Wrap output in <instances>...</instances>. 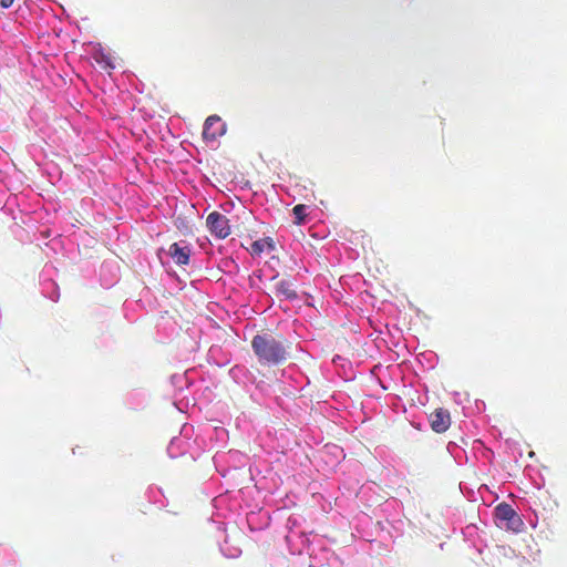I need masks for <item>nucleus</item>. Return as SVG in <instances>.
<instances>
[{
  "label": "nucleus",
  "instance_id": "423d86ee",
  "mask_svg": "<svg viewBox=\"0 0 567 567\" xmlns=\"http://www.w3.org/2000/svg\"><path fill=\"white\" fill-rule=\"evenodd\" d=\"M275 295L287 300H295L298 293L295 284L288 279H280L275 284Z\"/></svg>",
  "mask_w": 567,
  "mask_h": 567
},
{
  "label": "nucleus",
  "instance_id": "f8f14e48",
  "mask_svg": "<svg viewBox=\"0 0 567 567\" xmlns=\"http://www.w3.org/2000/svg\"><path fill=\"white\" fill-rule=\"evenodd\" d=\"M14 0H0V4L3 9H8L13 4Z\"/></svg>",
  "mask_w": 567,
  "mask_h": 567
},
{
  "label": "nucleus",
  "instance_id": "9b49d317",
  "mask_svg": "<svg viewBox=\"0 0 567 567\" xmlns=\"http://www.w3.org/2000/svg\"><path fill=\"white\" fill-rule=\"evenodd\" d=\"M306 210H307V207L301 204L296 205L293 207L292 212H293L297 224H302L305 221L306 216H307Z\"/></svg>",
  "mask_w": 567,
  "mask_h": 567
},
{
  "label": "nucleus",
  "instance_id": "39448f33",
  "mask_svg": "<svg viewBox=\"0 0 567 567\" xmlns=\"http://www.w3.org/2000/svg\"><path fill=\"white\" fill-rule=\"evenodd\" d=\"M168 255L177 265H187L190 257V248L185 241L174 243L168 248Z\"/></svg>",
  "mask_w": 567,
  "mask_h": 567
},
{
  "label": "nucleus",
  "instance_id": "9d476101",
  "mask_svg": "<svg viewBox=\"0 0 567 567\" xmlns=\"http://www.w3.org/2000/svg\"><path fill=\"white\" fill-rule=\"evenodd\" d=\"M505 527L507 529H511L513 532H520L522 527H523V520L520 519V517L517 515V513H515V519L514 518H511L505 522Z\"/></svg>",
  "mask_w": 567,
  "mask_h": 567
},
{
  "label": "nucleus",
  "instance_id": "f03ea898",
  "mask_svg": "<svg viewBox=\"0 0 567 567\" xmlns=\"http://www.w3.org/2000/svg\"><path fill=\"white\" fill-rule=\"evenodd\" d=\"M206 225L210 234L218 239H224L230 235L228 218L218 212H213L207 216Z\"/></svg>",
  "mask_w": 567,
  "mask_h": 567
},
{
  "label": "nucleus",
  "instance_id": "f257e3e1",
  "mask_svg": "<svg viewBox=\"0 0 567 567\" xmlns=\"http://www.w3.org/2000/svg\"><path fill=\"white\" fill-rule=\"evenodd\" d=\"M251 348L262 365H279L286 362L290 354V343L282 336L272 333L256 334Z\"/></svg>",
  "mask_w": 567,
  "mask_h": 567
},
{
  "label": "nucleus",
  "instance_id": "0eeeda50",
  "mask_svg": "<svg viewBox=\"0 0 567 567\" xmlns=\"http://www.w3.org/2000/svg\"><path fill=\"white\" fill-rule=\"evenodd\" d=\"M275 245L271 238L266 237L262 239L255 240L250 246V254L251 255H260L261 252L268 250H274Z\"/></svg>",
  "mask_w": 567,
  "mask_h": 567
},
{
  "label": "nucleus",
  "instance_id": "7ed1b4c3",
  "mask_svg": "<svg viewBox=\"0 0 567 567\" xmlns=\"http://www.w3.org/2000/svg\"><path fill=\"white\" fill-rule=\"evenodd\" d=\"M431 429L436 433H444L451 425L450 412L439 408L430 414Z\"/></svg>",
  "mask_w": 567,
  "mask_h": 567
},
{
  "label": "nucleus",
  "instance_id": "6e6552de",
  "mask_svg": "<svg viewBox=\"0 0 567 567\" xmlns=\"http://www.w3.org/2000/svg\"><path fill=\"white\" fill-rule=\"evenodd\" d=\"M515 511L507 503H501L495 507V517L501 522H506L511 518L515 519Z\"/></svg>",
  "mask_w": 567,
  "mask_h": 567
},
{
  "label": "nucleus",
  "instance_id": "20e7f679",
  "mask_svg": "<svg viewBox=\"0 0 567 567\" xmlns=\"http://www.w3.org/2000/svg\"><path fill=\"white\" fill-rule=\"evenodd\" d=\"M224 134V124L218 115H210L206 118L203 128V137L206 141H214Z\"/></svg>",
  "mask_w": 567,
  "mask_h": 567
},
{
  "label": "nucleus",
  "instance_id": "1a4fd4ad",
  "mask_svg": "<svg viewBox=\"0 0 567 567\" xmlns=\"http://www.w3.org/2000/svg\"><path fill=\"white\" fill-rule=\"evenodd\" d=\"M94 60L97 64H100L104 69H114L113 56L110 53H105L102 50H99L94 53Z\"/></svg>",
  "mask_w": 567,
  "mask_h": 567
}]
</instances>
